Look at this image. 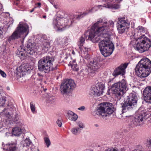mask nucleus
Listing matches in <instances>:
<instances>
[{"label": "nucleus", "instance_id": "f257e3e1", "mask_svg": "<svg viewBox=\"0 0 151 151\" xmlns=\"http://www.w3.org/2000/svg\"><path fill=\"white\" fill-rule=\"evenodd\" d=\"M107 24L106 22H103L101 19L94 23L89 31L88 39L94 43L101 40L99 46L101 54L105 57L111 55L114 50V44L110 40V34L101 33L102 31L105 30L108 32L109 30Z\"/></svg>", "mask_w": 151, "mask_h": 151}, {"label": "nucleus", "instance_id": "f03ea898", "mask_svg": "<svg viewBox=\"0 0 151 151\" xmlns=\"http://www.w3.org/2000/svg\"><path fill=\"white\" fill-rule=\"evenodd\" d=\"M135 71L141 78L147 76L151 73V61L147 58H142L137 65Z\"/></svg>", "mask_w": 151, "mask_h": 151}, {"label": "nucleus", "instance_id": "7ed1b4c3", "mask_svg": "<svg viewBox=\"0 0 151 151\" xmlns=\"http://www.w3.org/2000/svg\"><path fill=\"white\" fill-rule=\"evenodd\" d=\"M29 33V27L26 24H21L20 22L16 29L8 39L9 42H13L19 38L24 39Z\"/></svg>", "mask_w": 151, "mask_h": 151}, {"label": "nucleus", "instance_id": "20e7f679", "mask_svg": "<svg viewBox=\"0 0 151 151\" xmlns=\"http://www.w3.org/2000/svg\"><path fill=\"white\" fill-rule=\"evenodd\" d=\"M114 111L112 103L104 102L101 103L95 111L96 114L104 118L109 116Z\"/></svg>", "mask_w": 151, "mask_h": 151}, {"label": "nucleus", "instance_id": "39448f33", "mask_svg": "<svg viewBox=\"0 0 151 151\" xmlns=\"http://www.w3.org/2000/svg\"><path fill=\"white\" fill-rule=\"evenodd\" d=\"M54 60V58L52 57L46 56L44 57L38 62V69L40 71L48 73L51 70L52 62Z\"/></svg>", "mask_w": 151, "mask_h": 151}, {"label": "nucleus", "instance_id": "423d86ee", "mask_svg": "<svg viewBox=\"0 0 151 151\" xmlns=\"http://www.w3.org/2000/svg\"><path fill=\"white\" fill-rule=\"evenodd\" d=\"M137 41L135 49L140 52L147 50L151 46V40L144 34L139 36L137 39Z\"/></svg>", "mask_w": 151, "mask_h": 151}, {"label": "nucleus", "instance_id": "0eeeda50", "mask_svg": "<svg viewBox=\"0 0 151 151\" xmlns=\"http://www.w3.org/2000/svg\"><path fill=\"white\" fill-rule=\"evenodd\" d=\"M111 89L115 95L117 97H119L120 98L128 89L126 81L125 80L122 79L114 83L112 86Z\"/></svg>", "mask_w": 151, "mask_h": 151}, {"label": "nucleus", "instance_id": "6e6552de", "mask_svg": "<svg viewBox=\"0 0 151 151\" xmlns=\"http://www.w3.org/2000/svg\"><path fill=\"white\" fill-rule=\"evenodd\" d=\"M137 97L135 94H130L124 100V102L122 106L123 112L130 110L136 106Z\"/></svg>", "mask_w": 151, "mask_h": 151}, {"label": "nucleus", "instance_id": "1a4fd4ad", "mask_svg": "<svg viewBox=\"0 0 151 151\" xmlns=\"http://www.w3.org/2000/svg\"><path fill=\"white\" fill-rule=\"evenodd\" d=\"M76 87V84L72 79H66L62 83L60 86V91L63 95L67 94L73 91Z\"/></svg>", "mask_w": 151, "mask_h": 151}, {"label": "nucleus", "instance_id": "9d476101", "mask_svg": "<svg viewBox=\"0 0 151 151\" xmlns=\"http://www.w3.org/2000/svg\"><path fill=\"white\" fill-rule=\"evenodd\" d=\"M130 22L125 17H120L118 19L116 27L119 33L122 34L128 31Z\"/></svg>", "mask_w": 151, "mask_h": 151}, {"label": "nucleus", "instance_id": "9b49d317", "mask_svg": "<svg viewBox=\"0 0 151 151\" xmlns=\"http://www.w3.org/2000/svg\"><path fill=\"white\" fill-rule=\"evenodd\" d=\"M68 20L65 18H57L54 19L53 24L54 28L58 31H62L66 28H68L69 24H68Z\"/></svg>", "mask_w": 151, "mask_h": 151}, {"label": "nucleus", "instance_id": "f8f14e48", "mask_svg": "<svg viewBox=\"0 0 151 151\" xmlns=\"http://www.w3.org/2000/svg\"><path fill=\"white\" fill-rule=\"evenodd\" d=\"M104 88V84L98 82L95 86L91 87L89 92V95L93 97L100 96L103 94Z\"/></svg>", "mask_w": 151, "mask_h": 151}, {"label": "nucleus", "instance_id": "ddd939ff", "mask_svg": "<svg viewBox=\"0 0 151 151\" xmlns=\"http://www.w3.org/2000/svg\"><path fill=\"white\" fill-rule=\"evenodd\" d=\"M147 115V114L144 111H142L138 116L134 118L130 122L129 124V126L131 127H134L142 125L143 124V120Z\"/></svg>", "mask_w": 151, "mask_h": 151}, {"label": "nucleus", "instance_id": "4468645a", "mask_svg": "<svg viewBox=\"0 0 151 151\" xmlns=\"http://www.w3.org/2000/svg\"><path fill=\"white\" fill-rule=\"evenodd\" d=\"M96 8V7H93L90 9L87 10L86 11L84 12L82 14L78 15L77 16H74L73 14L68 15L67 17H66V18H65L67 19L68 21V24H69L70 25L75 19L83 18L92 12L93 11V9H95Z\"/></svg>", "mask_w": 151, "mask_h": 151}, {"label": "nucleus", "instance_id": "2eb2a0df", "mask_svg": "<svg viewBox=\"0 0 151 151\" xmlns=\"http://www.w3.org/2000/svg\"><path fill=\"white\" fill-rule=\"evenodd\" d=\"M100 65L98 61L93 60L89 61L87 65L90 73H94L96 72L100 67Z\"/></svg>", "mask_w": 151, "mask_h": 151}, {"label": "nucleus", "instance_id": "dca6fc26", "mask_svg": "<svg viewBox=\"0 0 151 151\" xmlns=\"http://www.w3.org/2000/svg\"><path fill=\"white\" fill-rule=\"evenodd\" d=\"M32 67L29 64H26L21 65L19 68L18 72L22 76L26 73H29L32 69Z\"/></svg>", "mask_w": 151, "mask_h": 151}, {"label": "nucleus", "instance_id": "f3484780", "mask_svg": "<svg viewBox=\"0 0 151 151\" xmlns=\"http://www.w3.org/2000/svg\"><path fill=\"white\" fill-rule=\"evenodd\" d=\"M143 99L148 103H151V86L146 87L143 91Z\"/></svg>", "mask_w": 151, "mask_h": 151}, {"label": "nucleus", "instance_id": "a211bd4d", "mask_svg": "<svg viewBox=\"0 0 151 151\" xmlns=\"http://www.w3.org/2000/svg\"><path fill=\"white\" fill-rule=\"evenodd\" d=\"M128 65V63H127L121 64L115 70L113 73V76L116 77L120 74L124 75L125 73V69L127 68Z\"/></svg>", "mask_w": 151, "mask_h": 151}, {"label": "nucleus", "instance_id": "6ab92c4d", "mask_svg": "<svg viewBox=\"0 0 151 151\" xmlns=\"http://www.w3.org/2000/svg\"><path fill=\"white\" fill-rule=\"evenodd\" d=\"M2 145L3 146V149H6L7 151H19L18 147L16 143H12L8 145H4L3 143Z\"/></svg>", "mask_w": 151, "mask_h": 151}, {"label": "nucleus", "instance_id": "aec40b11", "mask_svg": "<svg viewBox=\"0 0 151 151\" xmlns=\"http://www.w3.org/2000/svg\"><path fill=\"white\" fill-rule=\"evenodd\" d=\"M6 97L4 96L2 92V89L0 87V106H3L6 101Z\"/></svg>", "mask_w": 151, "mask_h": 151}, {"label": "nucleus", "instance_id": "412c9836", "mask_svg": "<svg viewBox=\"0 0 151 151\" xmlns=\"http://www.w3.org/2000/svg\"><path fill=\"white\" fill-rule=\"evenodd\" d=\"M67 114L68 118L72 121H75L78 118L77 115L70 111H68Z\"/></svg>", "mask_w": 151, "mask_h": 151}, {"label": "nucleus", "instance_id": "4be33fe9", "mask_svg": "<svg viewBox=\"0 0 151 151\" xmlns=\"http://www.w3.org/2000/svg\"><path fill=\"white\" fill-rule=\"evenodd\" d=\"M42 50L44 52H47L50 47V43L49 42L45 41L42 46Z\"/></svg>", "mask_w": 151, "mask_h": 151}, {"label": "nucleus", "instance_id": "5701e85b", "mask_svg": "<svg viewBox=\"0 0 151 151\" xmlns=\"http://www.w3.org/2000/svg\"><path fill=\"white\" fill-rule=\"evenodd\" d=\"M12 132L13 134L15 136H19L22 132L21 128L19 127H15L12 129Z\"/></svg>", "mask_w": 151, "mask_h": 151}, {"label": "nucleus", "instance_id": "b1692460", "mask_svg": "<svg viewBox=\"0 0 151 151\" xmlns=\"http://www.w3.org/2000/svg\"><path fill=\"white\" fill-rule=\"evenodd\" d=\"M20 47L21 49L20 51H19V53H18V52H17V53L21 58L24 59V58L25 57V54L23 53L24 51H26L25 47H23L22 46H20Z\"/></svg>", "mask_w": 151, "mask_h": 151}, {"label": "nucleus", "instance_id": "393cba45", "mask_svg": "<svg viewBox=\"0 0 151 151\" xmlns=\"http://www.w3.org/2000/svg\"><path fill=\"white\" fill-rule=\"evenodd\" d=\"M32 144V141L29 137L26 138L24 139L23 146L24 147H28Z\"/></svg>", "mask_w": 151, "mask_h": 151}, {"label": "nucleus", "instance_id": "a878e982", "mask_svg": "<svg viewBox=\"0 0 151 151\" xmlns=\"http://www.w3.org/2000/svg\"><path fill=\"white\" fill-rule=\"evenodd\" d=\"M86 38L85 37H83L81 36L79 39V41L78 42L77 44L79 47V49H81V47H82L84 43Z\"/></svg>", "mask_w": 151, "mask_h": 151}, {"label": "nucleus", "instance_id": "bb28decb", "mask_svg": "<svg viewBox=\"0 0 151 151\" xmlns=\"http://www.w3.org/2000/svg\"><path fill=\"white\" fill-rule=\"evenodd\" d=\"M14 108V106L11 103H9L7 105L6 108L4 109L3 112H4V113L6 114H9V112L6 111L5 113V111H6V110L8 111V110H11L12 109H13Z\"/></svg>", "mask_w": 151, "mask_h": 151}, {"label": "nucleus", "instance_id": "cd10ccee", "mask_svg": "<svg viewBox=\"0 0 151 151\" xmlns=\"http://www.w3.org/2000/svg\"><path fill=\"white\" fill-rule=\"evenodd\" d=\"M81 129L78 127H75L73 128L71 132L73 134L76 135L80 134L81 132Z\"/></svg>", "mask_w": 151, "mask_h": 151}, {"label": "nucleus", "instance_id": "c85d7f7f", "mask_svg": "<svg viewBox=\"0 0 151 151\" xmlns=\"http://www.w3.org/2000/svg\"><path fill=\"white\" fill-rule=\"evenodd\" d=\"M67 39L66 37L59 38L58 39V42L60 44L65 45L67 43Z\"/></svg>", "mask_w": 151, "mask_h": 151}, {"label": "nucleus", "instance_id": "c756f323", "mask_svg": "<svg viewBox=\"0 0 151 151\" xmlns=\"http://www.w3.org/2000/svg\"><path fill=\"white\" fill-rule=\"evenodd\" d=\"M100 19H102L103 21V22H106L108 24H107L108 25V27H109V30L108 32L107 31H106L105 30L104 31H102V32H101V33H104L105 32V33H108L109 34V32L110 31V29H109V24H110L111 25H113V24H114V22L113 21H109V22L108 23L107 22L104 21L103 19H102L101 18H100L98 20V21H98H99Z\"/></svg>", "mask_w": 151, "mask_h": 151}, {"label": "nucleus", "instance_id": "7c9ffc66", "mask_svg": "<svg viewBox=\"0 0 151 151\" xmlns=\"http://www.w3.org/2000/svg\"><path fill=\"white\" fill-rule=\"evenodd\" d=\"M36 51L35 49H34V48H32V47H31L28 48L27 53L32 55H35V54H37Z\"/></svg>", "mask_w": 151, "mask_h": 151}, {"label": "nucleus", "instance_id": "2f4dec72", "mask_svg": "<svg viewBox=\"0 0 151 151\" xmlns=\"http://www.w3.org/2000/svg\"><path fill=\"white\" fill-rule=\"evenodd\" d=\"M109 8L118 9L119 8V6L118 4H108L106 7Z\"/></svg>", "mask_w": 151, "mask_h": 151}, {"label": "nucleus", "instance_id": "473e14b6", "mask_svg": "<svg viewBox=\"0 0 151 151\" xmlns=\"http://www.w3.org/2000/svg\"><path fill=\"white\" fill-rule=\"evenodd\" d=\"M138 30V32L140 33H145L146 32L145 30L144 27L141 26H139L137 28Z\"/></svg>", "mask_w": 151, "mask_h": 151}, {"label": "nucleus", "instance_id": "72a5a7b5", "mask_svg": "<svg viewBox=\"0 0 151 151\" xmlns=\"http://www.w3.org/2000/svg\"><path fill=\"white\" fill-rule=\"evenodd\" d=\"M54 98L53 97H50L47 98V102L49 104H51L54 102Z\"/></svg>", "mask_w": 151, "mask_h": 151}, {"label": "nucleus", "instance_id": "f704fd0d", "mask_svg": "<svg viewBox=\"0 0 151 151\" xmlns=\"http://www.w3.org/2000/svg\"><path fill=\"white\" fill-rule=\"evenodd\" d=\"M44 141L47 147H48L51 145V142L49 139L48 137H45Z\"/></svg>", "mask_w": 151, "mask_h": 151}, {"label": "nucleus", "instance_id": "c9c22d12", "mask_svg": "<svg viewBox=\"0 0 151 151\" xmlns=\"http://www.w3.org/2000/svg\"><path fill=\"white\" fill-rule=\"evenodd\" d=\"M89 71L86 69L84 70L83 69L81 71V74H82L83 76L87 75L88 74Z\"/></svg>", "mask_w": 151, "mask_h": 151}, {"label": "nucleus", "instance_id": "e433bc0d", "mask_svg": "<svg viewBox=\"0 0 151 151\" xmlns=\"http://www.w3.org/2000/svg\"><path fill=\"white\" fill-rule=\"evenodd\" d=\"M30 106L31 110L32 112L34 113L35 112V105L33 104V102H31L30 103Z\"/></svg>", "mask_w": 151, "mask_h": 151}, {"label": "nucleus", "instance_id": "4c0bfd02", "mask_svg": "<svg viewBox=\"0 0 151 151\" xmlns=\"http://www.w3.org/2000/svg\"><path fill=\"white\" fill-rule=\"evenodd\" d=\"M81 52L86 55L88 54V49L84 47H81V49H80Z\"/></svg>", "mask_w": 151, "mask_h": 151}, {"label": "nucleus", "instance_id": "58836bf2", "mask_svg": "<svg viewBox=\"0 0 151 151\" xmlns=\"http://www.w3.org/2000/svg\"><path fill=\"white\" fill-rule=\"evenodd\" d=\"M69 66L72 67V66H74V65H77L76 62L75 60H73L72 61H70L69 64H68Z\"/></svg>", "mask_w": 151, "mask_h": 151}, {"label": "nucleus", "instance_id": "ea45409f", "mask_svg": "<svg viewBox=\"0 0 151 151\" xmlns=\"http://www.w3.org/2000/svg\"><path fill=\"white\" fill-rule=\"evenodd\" d=\"M77 125L79 127V128L83 129L84 127V126L83 124L81 122H77Z\"/></svg>", "mask_w": 151, "mask_h": 151}, {"label": "nucleus", "instance_id": "a19ab883", "mask_svg": "<svg viewBox=\"0 0 151 151\" xmlns=\"http://www.w3.org/2000/svg\"><path fill=\"white\" fill-rule=\"evenodd\" d=\"M56 123L58 125V126L59 127H61L62 126V123L61 121V119H58Z\"/></svg>", "mask_w": 151, "mask_h": 151}, {"label": "nucleus", "instance_id": "79ce46f5", "mask_svg": "<svg viewBox=\"0 0 151 151\" xmlns=\"http://www.w3.org/2000/svg\"><path fill=\"white\" fill-rule=\"evenodd\" d=\"M71 68L74 71H77L79 70L78 67L77 65H74V66H72Z\"/></svg>", "mask_w": 151, "mask_h": 151}, {"label": "nucleus", "instance_id": "37998d69", "mask_svg": "<svg viewBox=\"0 0 151 151\" xmlns=\"http://www.w3.org/2000/svg\"><path fill=\"white\" fill-rule=\"evenodd\" d=\"M146 144L148 147L151 146V138L147 139Z\"/></svg>", "mask_w": 151, "mask_h": 151}, {"label": "nucleus", "instance_id": "c03bdc74", "mask_svg": "<svg viewBox=\"0 0 151 151\" xmlns=\"http://www.w3.org/2000/svg\"><path fill=\"white\" fill-rule=\"evenodd\" d=\"M0 74L3 77L5 78L6 77V75L5 73L1 70L0 69Z\"/></svg>", "mask_w": 151, "mask_h": 151}, {"label": "nucleus", "instance_id": "a18cd8bd", "mask_svg": "<svg viewBox=\"0 0 151 151\" xmlns=\"http://www.w3.org/2000/svg\"><path fill=\"white\" fill-rule=\"evenodd\" d=\"M105 151H117V150L114 148L108 149Z\"/></svg>", "mask_w": 151, "mask_h": 151}, {"label": "nucleus", "instance_id": "49530a36", "mask_svg": "<svg viewBox=\"0 0 151 151\" xmlns=\"http://www.w3.org/2000/svg\"><path fill=\"white\" fill-rule=\"evenodd\" d=\"M85 109V107L84 106H82L78 108V109L81 111H84Z\"/></svg>", "mask_w": 151, "mask_h": 151}, {"label": "nucleus", "instance_id": "de8ad7c7", "mask_svg": "<svg viewBox=\"0 0 151 151\" xmlns=\"http://www.w3.org/2000/svg\"><path fill=\"white\" fill-rule=\"evenodd\" d=\"M30 60L32 61L33 63H34L35 62V58H30Z\"/></svg>", "mask_w": 151, "mask_h": 151}, {"label": "nucleus", "instance_id": "09e8293b", "mask_svg": "<svg viewBox=\"0 0 151 151\" xmlns=\"http://www.w3.org/2000/svg\"><path fill=\"white\" fill-rule=\"evenodd\" d=\"M42 78H43V76H40V77L39 78H37V80H38L39 81H42Z\"/></svg>", "mask_w": 151, "mask_h": 151}, {"label": "nucleus", "instance_id": "8fccbe9b", "mask_svg": "<svg viewBox=\"0 0 151 151\" xmlns=\"http://www.w3.org/2000/svg\"><path fill=\"white\" fill-rule=\"evenodd\" d=\"M57 66H55V67H52L51 68L52 70H54L56 69L57 68Z\"/></svg>", "mask_w": 151, "mask_h": 151}, {"label": "nucleus", "instance_id": "3c124183", "mask_svg": "<svg viewBox=\"0 0 151 151\" xmlns=\"http://www.w3.org/2000/svg\"><path fill=\"white\" fill-rule=\"evenodd\" d=\"M35 5H38L39 7L40 8L41 7V3H40L39 2L37 4H36Z\"/></svg>", "mask_w": 151, "mask_h": 151}, {"label": "nucleus", "instance_id": "603ef678", "mask_svg": "<svg viewBox=\"0 0 151 151\" xmlns=\"http://www.w3.org/2000/svg\"><path fill=\"white\" fill-rule=\"evenodd\" d=\"M36 7H35L34 8H33L32 10H31L30 11V12L32 13V12H33L34 11L35 8H36Z\"/></svg>", "mask_w": 151, "mask_h": 151}, {"label": "nucleus", "instance_id": "864d4df0", "mask_svg": "<svg viewBox=\"0 0 151 151\" xmlns=\"http://www.w3.org/2000/svg\"><path fill=\"white\" fill-rule=\"evenodd\" d=\"M4 131H6V132H7V131L8 130L7 128H4Z\"/></svg>", "mask_w": 151, "mask_h": 151}, {"label": "nucleus", "instance_id": "5fc2aeb1", "mask_svg": "<svg viewBox=\"0 0 151 151\" xmlns=\"http://www.w3.org/2000/svg\"><path fill=\"white\" fill-rule=\"evenodd\" d=\"M101 6H102L101 5H99V6H97L96 7L98 8L99 9V8H100V7H101Z\"/></svg>", "mask_w": 151, "mask_h": 151}, {"label": "nucleus", "instance_id": "6e6d98bb", "mask_svg": "<svg viewBox=\"0 0 151 151\" xmlns=\"http://www.w3.org/2000/svg\"><path fill=\"white\" fill-rule=\"evenodd\" d=\"M72 54H73V55H75V52H74V51L73 50L72 52Z\"/></svg>", "mask_w": 151, "mask_h": 151}, {"label": "nucleus", "instance_id": "4d7b16f0", "mask_svg": "<svg viewBox=\"0 0 151 151\" xmlns=\"http://www.w3.org/2000/svg\"><path fill=\"white\" fill-rule=\"evenodd\" d=\"M0 6L1 7V9H2L3 8V6L2 4H0Z\"/></svg>", "mask_w": 151, "mask_h": 151}, {"label": "nucleus", "instance_id": "13d9d810", "mask_svg": "<svg viewBox=\"0 0 151 151\" xmlns=\"http://www.w3.org/2000/svg\"><path fill=\"white\" fill-rule=\"evenodd\" d=\"M46 15H44V16H43V18H46Z\"/></svg>", "mask_w": 151, "mask_h": 151}, {"label": "nucleus", "instance_id": "bf43d9fd", "mask_svg": "<svg viewBox=\"0 0 151 151\" xmlns=\"http://www.w3.org/2000/svg\"><path fill=\"white\" fill-rule=\"evenodd\" d=\"M6 13L8 14L9 15V16L10 14H9V12H6Z\"/></svg>", "mask_w": 151, "mask_h": 151}, {"label": "nucleus", "instance_id": "052dcab7", "mask_svg": "<svg viewBox=\"0 0 151 151\" xmlns=\"http://www.w3.org/2000/svg\"><path fill=\"white\" fill-rule=\"evenodd\" d=\"M121 151H124V150H123V149H122L121 150Z\"/></svg>", "mask_w": 151, "mask_h": 151}, {"label": "nucleus", "instance_id": "680f3d73", "mask_svg": "<svg viewBox=\"0 0 151 151\" xmlns=\"http://www.w3.org/2000/svg\"><path fill=\"white\" fill-rule=\"evenodd\" d=\"M9 87H7V89L9 90Z\"/></svg>", "mask_w": 151, "mask_h": 151}, {"label": "nucleus", "instance_id": "e2e57ef3", "mask_svg": "<svg viewBox=\"0 0 151 151\" xmlns=\"http://www.w3.org/2000/svg\"><path fill=\"white\" fill-rule=\"evenodd\" d=\"M56 6L55 5H54V7H55V8H56Z\"/></svg>", "mask_w": 151, "mask_h": 151}, {"label": "nucleus", "instance_id": "0e129e2a", "mask_svg": "<svg viewBox=\"0 0 151 151\" xmlns=\"http://www.w3.org/2000/svg\"><path fill=\"white\" fill-rule=\"evenodd\" d=\"M150 2L151 4V1H150Z\"/></svg>", "mask_w": 151, "mask_h": 151}, {"label": "nucleus", "instance_id": "69168bd1", "mask_svg": "<svg viewBox=\"0 0 151 151\" xmlns=\"http://www.w3.org/2000/svg\"><path fill=\"white\" fill-rule=\"evenodd\" d=\"M17 1H19V0H16Z\"/></svg>", "mask_w": 151, "mask_h": 151}]
</instances>
